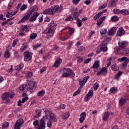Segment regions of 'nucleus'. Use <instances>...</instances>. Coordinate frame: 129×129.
Returning a JSON list of instances; mask_svg holds the SVG:
<instances>
[{"mask_svg":"<svg viewBox=\"0 0 129 129\" xmlns=\"http://www.w3.org/2000/svg\"><path fill=\"white\" fill-rule=\"evenodd\" d=\"M35 82L28 80L25 85H22L19 87L21 91H26L32 93L35 91Z\"/></svg>","mask_w":129,"mask_h":129,"instance_id":"nucleus-1","label":"nucleus"},{"mask_svg":"<svg viewBox=\"0 0 129 129\" xmlns=\"http://www.w3.org/2000/svg\"><path fill=\"white\" fill-rule=\"evenodd\" d=\"M37 12H38V6L37 5L31 7L28 11L27 14L31 17L29 19L30 22H35L37 17H39L40 14Z\"/></svg>","mask_w":129,"mask_h":129,"instance_id":"nucleus-2","label":"nucleus"},{"mask_svg":"<svg viewBox=\"0 0 129 129\" xmlns=\"http://www.w3.org/2000/svg\"><path fill=\"white\" fill-rule=\"evenodd\" d=\"M57 24H54V21H52L50 24L48 26V27L43 32V34H46V38L49 39L50 37H52L55 33V28L54 27H56Z\"/></svg>","mask_w":129,"mask_h":129,"instance_id":"nucleus-3","label":"nucleus"},{"mask_svg":"<svg viewBox=\"0 0 129 129\" xmlns=\"http://www.w3.org/2000/svg\"><path fill=\"white\" fill-rule=\"evenodd\" d=\"M62 11V6H54L43 11L44 15H54L55 13H60Z\"/></svg>","mask_w":129,"mask_h":129,"instance_id":"nucleus-4","label":"nucleus"},{"mask_svg":"<svg viewBox=\"0 0 129 129\" xmlns=\"http://www.w3.org/2000/svg\"><path fill=\"white\" fill-rule=\"evenodd\" d=\"M14 96H15V94L14 93L11 94L10 92H7L4 93L1 95V98L4 103H9V102H10L9 98H13Z\"/></svg>","mask_w":129,"mask_h":129,"instance_id":"nucleus-5","label":"nucleus"},{"mask_svg":"<svg viewBox=\"0 0 129 129\" xmlns=\"http://www.w3.org/2000/svg\"><path fill=\"white\" fill-rule=\"evenodd\" d=\"M117 53L122 55H127V54H129V49L125 47L122 49H117Z\"/></svg>","mask_w":129,"mask_h":129,"instance_id":"nucleus-6","label":"nucleus"},{"mask_svg":"<svg viewBox=\"0 0 129 129\" xmlns=\"http://www.w3.org/2000/svg\"><path fill=\"white\" fill-rule=\"evenodd\" d=\"M24 123V120L23 119H19L18 120L14 126V129H21V125Z\"/></svg>","mask_w":129,"mask_h":129,"instance_id":"nucleus-7","label":"nucleus"},{"mask_svg":"<svg viewBox=\"0 0 129 129\" xmlns=\"http://www.w3.org/2000/svg\"><path fill=\"white\" fill-rule=\"evenodd\" d=\"M93 96V90H90L88 94L85 96L84 100L86 102H87L90 98H91Z\"/></svg>","mask_w":129,"mask_h":129,"instance_id":"nucleus-8","label":"nucleus"},{"mask_svg":"<svg viewBox=\"0 0 129 129\" xmlns=\"http://www.w3.org/2000/svg\"><path fill=\"white\" fill-rule=\"evenodd\" d=\"M128 43L127 41H121L118 42L119 48L118 49H123L126 47Z\"/></svg>","mask_w":129,"mask_h":129,"instance_id":"nucleus-9","label":"nucleus"},{"mask_svg":"<svg viewBox=\"0 0 129 129\" xmlns=\"http://www.w3.org/2000/svg\"><path fill=\"white\" fill-rule=\"evenodd\" d=\"M24 61H29L30 60H32V56H31V54L28 51H25L24 53Z\"/></svg>","mask_w":129,"mask_h":129,"instance_id":"nucleus-10","label":"nucleus"},{"mask_svg":"<svg viewBox=\"0 0 129 129\" xmlns=\"http://www.w3.org/2000/svg\"><path fill=\"white\" fill-rule=\"evenodd\" d=\"M44 118H45V116H43L42 119L40 120V124L38 129H45V123H46V121Z\"/></svg>","mask_w":129,"mask_h":129,"instance_id":"nucleus-11","label":"nucleus"},{"mask_svg":"<svg viewBox=\"0 0 129 129\" xmlns=\"http://www.w3.org/2000/svg\"><path fill=\"white\" fill-rule=\"evenodd\" d=\"M101 74H103V75H106V74H107V68L104 67L97 73V76H99V75H101Z\"/></svg>","mask_w":129,"mask_h":129,"instance_id":"nucleus-12","label":"nucleus"},{"mask_svg":"<svg viewBox=\"0 0 129 129\" xmlns=\"http://www.w3.org/2000/svg\"><path fill=\"white\" fill-rule=\"evenodd\" d=\"M43 111L45 113V116H44V119H48V116H49L50 114L52 113L51 109H50V108H44L43 109Z\"/></svg>","mask_w":129,"mask_h":129,"instance_id":"nucleus-13","label":"nucleus"},{"mask_svg":"<svg viewBox=\"0 0 129 129\" xmlns=\"http://www.w3.org/2000/svg\"><path fill=\"white\" fill-rule=\"evenodd\" d=\"M30 16H31L30 15V14H28V13L27 12L24 15V17L19 21L18 24H21V23H25V22H26L27 20H28L29 18H30Z\"/></svg>","mask_w":129,"mask_h":129,"instance_id":"nucleus-14","label":"nucleus"},{"mask_svg":"<svg viewBox=\"0 0 129 129\" xmlns=\"http://www.w3.org/2000/svg\"><path fill=\"white\" fill-rule=\"evenodd\" d=\"M106 12H107V10L106 9L104 10L102 12H99L98 14H97L93 18V20L94 21H96V20H97V19L100 18V17H101V16H102V14L104 13H106Z\"/></svg>","mask_w":129,"mask_h":129,"instance_id":"nucleus-15","label":"nucleus"},{"mask_svg":"<svg viewBox=\"0 0 129 129\" xmlns=\"http://www.w3.org/2000/svg\"><path fill=\"white\" fill-rule=\"evenodd\" d=\"M85 117H86V113L85 112H82L80 114V118L79 119L81 123H83V121H84Z\"/></svg>","mask_w":129,"mask_h":129,"instance_id":"nucleus-16","label":"nucleus"},{"mask_svg":"<svg viewBox=\"0 0 129 129\" xmlns=\"http://www.w3.org/2000/svg\"><path fill=\"white\" fill-rule=\"evenodd\" d=\"M116 27H112L108 32V36H113L116 33Z\"/></svg>","mask_w":129,"mask_h":129,"instance_id":"nucleus-17","label":"nucleus"},{"mask_svg":"<svg viewBox=\"0 0 129 129\" xmlns=\"http://www.w3.org/2000/svg\"><path fill=\"white\" fill-rule=\"evenodd\" d=\"M124 33L125 32L123 31V28L122 27H120L117 31L116 35L119 37H121V36H123V35H124Z\"/></svg>","mask_w":129,"mask_h":129,"instance_id":"nucleus-18","label":"nucleus"},{"mask_svg":"<svg viewBox=\"0 0 129 129\" xmlns=\"http://www.w3.org/2000/svg\"><path fill=\"white\" fill-rule=\"evenodd\" d=\"M61 63H62V59H61L60 58H59L55 61V63L53 64V67H55V68H57V67H59V66H60V64H61Z\"/></svg>","mask_w":129,"mask_h":129,"instance_id":"nucleus-19","label":"nucleus"},{"mask_svg":"<svg viewBox=\"0 0 129 129\" xmlns=\"http://www.w3.org/2000/svg\"><path fill=\"white\" fill-rule=\"evenodd\" d=\"M36 112L37 113L33 118V119H36V118H39L41 116L42 113V110L41 109H38L36 110Z\"/></svg>","mask_w":129,"mask_h":129,"instance_id":"nucleus-20","label":"nucleus"},{"mask_svg":"<svg viewBox=\"0 0 129 129\" xmlns=\"http://www.w3.org/2000/svg\"><path fill=\"white\" fill-rule=\"evenodd\" d=\"M109 117V112L106 111L104 112V116L103 117V120L104 121H106L108 118Z\"/></svg>","mask_w":129,"mask_h":129,"instance_id":"nucleus-21","label":"nucleus"},{"mask_svg":"<svg viewBox=\"0 0 129 129\" xmlns=\"http://www.w3.org/2000/svg\"><path fill=\"white\" fill-rule=\"evenodd\" d=\"M109 42H110V38H105L104 41H102L101 45L102 46H106Z\"/></svg>","mask_w":129,"mask_h":129,"instance_id":"nucleus-22","label":"nucleus"},{"mask_svg":"<svg viewBox=\"0 0 129 129\" xmlns=\"http://www.w3.org/2000/svg\"><path fill=\"white\" fill-rule=\"evenodd\" d=\"M49 116L50 117V119L49 120H53L54 122L57 121V116H56L55 114L52 113Z\"/></svg>","mask_w":129,"mask_h":129,"instance_id":"nucleus-23","label":"nucleus"},{"mask_svg":"<svg viewBox=\"0 0 129 129\" xmlns=\"http://www.w3.org/2000/svg\"><path fill=\"white\" fill-rule=\"evenodd\" d=\"M91 68L92 69H97V68H99V61H95Z\"/></svg>","mask_w":129,"mask_h":129,"instance_id":"nucleus-24","label":"nucleus"},{"mask_svg":"<svg viewBox=\"0 0 129 129\" xmlns=\"http://www.w3.org/2000/svg\"><path fill=\"white\" fill-rule=\"evenodd\" d=\"M75 20L78 27H81L82 26V21H81V20L78 17H76Z\"/></svg>","mask_w":129,"mask_h":129,"instance_id":"nucleus-25","label":"nucleus"},{"mask_svg":"<svg viewBox=\"0 0 129 129\" xmlns=\"http://www.w3.org/2000/svg\"><path fill=\"white\" fill-rule=\"evenodd\" d=\"M111 69L113 71H118L119 68H118V66L116 63H114L112 66Z\"/></svg>","mask_w":129,"mask_h":129,"instance_id":"nucleus-26","label":"nucleus"},{"mask_svg":"<svg viewBox=\"0 0 129 129\" xmlns=\"http://www.w3.org/2000/svg\"><path fill=\"white\" fill-rule=\"evenodd\" d=\"M119 104L120 105V106L124 105V104H125V99L123 98H120L119 100Z\"/></svg>","mask_w":129,"mask_h":129,"instance_id":"nucleus-27","label":"nucleus"},{"mask_svg":"<svg viewBox=\"0 0 129 129\" xmlns=\"http://www.w3.org/2000/svg\"><path fill=\"white\" fill-rule=\"evenodd\" d=\"M68 28L70 36H72V35H73V34L74 33V32H75V29H74V28H71L70 27H68Z\"/></svg>","mask_w":129,"mask_h":129,"instance_id":"nucleus-28","label":"nucleus"},{"mask_svg":"<svg viewBox=\"0 0 129 129\" xmlns=\"http://www.w3.org/2000/svg\"><path fill=\"white\" fill-rule=\"evenodd\" d=\"M121 14L124 16H127V15H129V11H127V10L125 9H123L121 10Z\"/></svg>","mask_w":129,"mask_h":129,"instance_id":"nucleus-29","label":"nucleus"},{"mask_svg":"<svg viewBox=\"0 0 129 129\" xmlns=\"http://www.w3.org/2000/svg\"><path fill=\"white\" fill-rule=\"evenodd\" d=\"M121 10L119 9H114L113 10V12L115 15H119V14H121Z\"/></svg>","mask_w":129,"mask_h":129,"instance_id":"nucleus-30","label":"nucleus"},{"mask_svg":"<svg viewBox=\"0 0 129 129\" xmlns=\"http://www.w3.org/2000/svg\"><path fill=\"white\" fill-rule=\"evenodd\" d=\"M77 8H75V13L74 14V19H76V18H78L79 16V13L77 12Z\"/></svg>","mask_w":129,"mask_h":129,"instance_id":"nucleus-31","label":"nucleus"},{"mask_svg":"<svg viewBox=\"0 0 129 129\" xmlns=\"http://www.w3.org/2000/svg\"><path fill=\"white\" fill-rule=\"evenodd\" d=\"M37 37V34L36 33H32L31 34L30 36V40H35L36 38Z\"/></svg>","mask_w":129,"mask_h":129,"instance_id":"nucleus-32","label":"nucleus"},{"mask_svg":"<svg viewBox=\"0 0 129 129\" xmlns=\"http://www.w3.org/2000/svg\"><path fill=\"white\" fill-rule=\"evenodd\" d=\"M4 57L5 58H9L11 56V54H10V52L8 51H6L4 54Z\"/></svg>","mask_w":129,"mask_h":129,"instance_id":"nucleus-33","label":"nucleus"},{"mask_svg":"<svg viewBox=\"0 0 129 129\" xmlns=\"http://www.w3.org/2000/svg\"><path fill=\"white\" fill-rule=\"evenodd\" d=\"M79 52H81L82 54H84L85 52V48L84 46H81L79 49Z\"/></svg>","mask_w":129,"mask_h":129,"instance_id":"nucleus-34","label":"nucleus"},{"mask_svg":"<svg viewBox=\"0 0 129 129\" xmlns=\"http://www.w3.org/2000/svg\"><path fill=\"white\" fill-rule=\"evenodd\" d=\"M45 95V91L42 90L39 91L37 94V96H44Z\"/></svg>","mask_w":129,"mask_h":129,"instance_id":"nucleus-35","label":"nucleus"},{"mask_svg":"<svg viewBox=\"0 0 129 129\" xmlns=\"http://www.w3.org/2000/svg\"><path fill=\"white\" fill-rule=\"evenodd\" d=\"M110 91L111 93H115V92H116L117 91V89H116V88L113 87H112L110 89Z\"/></svg>","mask_w":129,"mask_h":129,"instance_id":"nucleus-36","label":"nucleus"},{"mask_svg":"<svg viewBox=\"0 0 129 129\" xmlns=\"http://www.w3.org/2000/svg\"><path fill=\"white\" fill-rule=\"evenodd\" d=\"M107 31V29L106 28H103L102 29V30L100 31V34L101 35H105Z\"/></svg>","mask_w":129,"mask_h":129,"instance_id":"nucleus-37","label":"nucleus"},{"mask_svg":"<svg viewBox=\"0 0 129 129\" xmlns=\"http://www.w3.org/2000/svg\"><path fill=\"white\" fill-rule=\"evenodd\" d=\"M23 67H24V64L21 63L17 66L16 70H21V69H22L23 68Z\"/></svg>","mask_w":129,"mask_h":129,"instance_id":"nucleus-38","label":"nucleus"},{"mask_svg":"<svg viewBox=\"0 0 129 129\" xmlns=\"http://www.w3.org/2000/svg\"><path fill=\"white\" fill-rule=\"evenodd\" d=\"M70 115V114H69V112L63 114L62 115V118L63 119H66V118H68V117H69Z\"/></svg>","mask_w":129,"mask_h":129,"instance_id":"nucleus-39","label":"nucleus"},{"mask_svg":"<svg viewBox=\"0 0 129 129\" xmlns=\"http://www.w3.org/2000/svg\"><path fill=\"white\" fill-rule=\"evenodd\" d=\"M79 83H80V85H81L80 88H81H81H82V87H83V86H84L86 83L84 81H83L82 80L79 81Z\"/></svg>","mask_w":129,"mask_h":129,"instance_id":"nucleus-40","label":"nucleus"},{"mask_svg":"<svg viewBox=\"0 0 129 129\" xmlns=\"http://www.w3.org/2000/svg\"><path fill=\"white\" fill-rule=\"evenodd\" d=\"M9 125H10V123L8 122H4L3 123L2 126L3 127H9Z\"/></svg>","mask_w":129,"mask_h":129,"instance_id":"nucleus-41","label":"nucleus"},{"mask_svg":"<svg viewBox=\"0 0 129 129\" xmlns=\"http://www.w3.org/2000/svg\"><path fill=\"white\" fill-rule=\"evenodd\" d=\"M28 27L27 26H23L20 29V32H24L27 31Z\"/></svg>","mask_w":129,"mask_h":129,"instance_id":"nucleus-42","label":"nucleus"},{"mask_svg":"<svg viewBox=\"0 0 129 129\" xmlns=\"http://www.w3.org/2000/svg\"><path fill=\"white\" fill-rule=\"evenodd\" d=\"M116 0H112L109 3V5L110 7H112V6H114L115 4Z\"/></svg>","mask_w":129,"mask_h":129,"instance_id":"nucleus-43","label":"nucleus"},{"mask_svg":"<svg viewBox=\"0 0 129 129\" xmlns=\"http://www.w3.org/2000/svg\"><path fill=\"white\" fill-rule=\"evenodd\" d=\"M111 21L112 22H116V21H118V18H117V16H114L111 18Z\"/></svg>","mask_w":129,"mask_h":129,"instance_id":"nucleus-44","label":"nucleus"},{"mask_svg":"<svg viewBox=\"0 0 129 129\" xmlns=\"http://www.w3.org/2000/svg\"><path fill=\"white\" fill-rule=\"evenodd\" d=\"M80 90H81V88H79L78 90L73 94V96H76V95L79 94L80 92Z\"/></svg>","mask_w":129,"mask_h":129,"instance_id":"nucleus-45","label":"nucleus"},{"mask_svg":"<svg viewBox=\"0 0 129 129\" xmlns=\"http://www.w3.org/2000/svg\"><path fill=\"white\" fill-rule=\"evenodd\" d=\"M100 48L102 52H106L107 51V46H102Z\"/></svg>","mask_w":129,"mask_h":129,"instance_id":"nucleus-46","label":"nucleus"},{"mask_svg":"<svg viewBox=\"0 0 129 129\" xmlns=\"http://www.w3.org/2000/svg\"><path fill=\"white\" fill-rule=\"evenodd\" d=\"M24 92L22 93V97H23V98H28L29 99V98L28 97V95H27V94H26V93L27 92V91H23Z\"/></svg>","mask_w":129,"mask_h":129,"instance_id":"nucleus-47","label":"nucleus"},{"mask_svg":"<svg viewBox=\"0 0 129 129\" xmlns=\"http://www.w3.org/2000/svg\"><path fill=\"white\" fill-rule=\"evenodd\" d=\"M41 46H42V43H39L38 44H36L35 45H34L33 46V49L34 50H36V49H38V48H39V47H41Z\"/></svg>","mask_w":129,"mask_h":129,"instance_id":"nucleus-48","label":"nucleus"},{"mask_svg":"<svg viewBox=\"0 0 129 129\" xmlns=\"http://www.w3.org/2000/svg\"><path fill=\"white\" fill-rule=\"evenodd\" d=\"M41 46H42V43H39L38 44H36L35 45H34L33 46V49L34 50H36V49H38V48H39V47H41Z\"/></svg>","mask_w":129,"mask_h":129,"instance_id":"nucleus-49","label":"nucleus"},{"mask_svg":"<svg viewBox=\"0 0 129 129\" xmlns=\"http://www.w3.org/2000/svg\"><path fill=\"white\" fill-rule=\"evenodd\" d=\"M99 87V84H98V83H96L94 85V90H97V89H98V87Z\"/></svg>","mask_w":129,"mask_h":129,"instance_id":"nucleus-50","label":"nucleus"},{"mask_svg":"<svg viewBox=\"0 0 129 129\" xmlns=\"http://www.w3.org/2000/svg\"><path fill=\"white\" fill-rule=\"evenodd\" d=\"M102 19H100L99 20L97 21L96 25H97V26H100L101 25V24H102Z\"/></svg>","mask_w":129,"mask_h":129,"instance_id":"nucleus-51","label":"nucleus"},{"mask_svg":"<svg viewBox=\"0 0 129 129\" xmlns=\"http://www.w3.org/2000/svg\"><path fill=\"white\" fill-rule=\"evenodd\" d=\"M33 76V73L29 72L26 74V77L27 78H31Z\"/></svg>","mask_w":129,"mask_h":129,"instance_id":"nucleus-52","label":"nucleus"},{"mask_svg":"<svg viewBox=\"0 0 129 129\" xmlns=\"http://www.w3.org/2000/svg\"><path fill=\"white\" fill-rule=\"evenodd\" d=\"M71 20H73V18H72L71 16H69L66 18L65 21L66 22H68L69 21H71Z\"/></svg>","mask_w":129,"mask_h":129,"instance_id":"nucleus-53","label":"nucleus"},{"mask_svg":"<svg viewBox=\"0 0 129 129\" xmlns=\"http://www.w3.org/2000/svg\"><path fill=\"white\" fill-rule=\"evenodd\" d=\"M26 9H27V5L24 4L23 5H22L21 8H20V10L21 12H23V11H25Z\"/></svg>","mask_w":129,"mask_h":129,"instance_id":"nucleus-54","label":"nucleus"},{"mask_svg":"<svg viewBox=\"0 0 129 129\" xmlns=\"http://www.w3.org/2000/svg\"><path fill=\"white\" fill-rule=\"evenodd\" d=\"M111 60H112V58L111 57L109 58V61L107 63V68H108L110 65H111Z\"/></svg>","mask_w":129,"mask_h":129,"instance_id":"nucleus-55","label":"nucleus"},{"mask_svg":"<svg viewBox=\"0 0 129 129\" xmlns=\"http://www.w3.org/2000/svg\"><path fill=\"white\" fill-rule=\"evenodd\" d=\"M18 42H19V40L18 39H15L14 40L13 43L12 44L13 47H15V46H16V44L18 43Z\"/></svg>","mask_w":129,"mask_h":129,"instance_id":"nucleus-56","label":"nucleus"},{"mask_svg":"<svg viewBox=\"0 0 129 129\" xmlns=\"http://www.w3.org/2000/svg\"><path fill=\"white\" fill-rule=\"evenodd\" d=\"M70 78H73L75 76V74L74 72L73 71L72 72L69 73V76Z\"/></svg>","mask_w":129,"mask_h":129,"instance_id":"nucleus-57","label":"nucleus"},{"mask_svg":"<svg viewBox=\"0 0 129 129\" xmlns=\"http://www.w3.org/2000/svg\"><path fill=\"white\" fill-rule=\"evenodd\" d=\"M27 49V45H25V44H23L22 46L20 48V50L21 51H25Z\"/></svg>","mask_w":129,"mask_h":129,"instance_id":"nucleus-58","label":"nucleus"},{"mask_svg":"<svg viewBox=\"0 0 129 129\" xmlns=\"http://www.w3.org/2000/svg\"><path fill=\"white\" fill-rule=\"evenodd\" d=\"M7 14L6 18H12V17H13V12H11V13H10V12H8Z\"/></svg>","mask_w":129,"mask_h":129,"instance_id":"nucleus-59","label":"nucleus"},{"mask_svg":"<svg viewBox=\"0 0 129 129\" xmlns=\"http://www.w3.org/2000/svg\"><path fill=\"white\" fill-rule=\"evenodd\" d=\"M52 123H53L52 120H49V121L47 122V126L48 127H51V126H52Z\"/></svg>","mask_w":129,"mask_h":129,"instance_id":"nucleus-60","label":"nucleus"},{"mask_svg":"<svg viewBox=\"0 0 129 129\" xmlns=\"http://www.w3.org/2000/svg\"><path fill=\"white\" fill-rule=\"evenodd\" d=\"M78 62H79V63H82V62H83V58L79 56L78 57Z\"/></svg>","mask_w":129,"mask_h":129,"instance_id":"nucleus-61","label":"nucleus"},{"mask_svg":"<svg viewBox=\"0 0 129 129\" xmlns=\"http://www.w3.org/2000/svg\"><path fill=\"white\" fill-rule=\"evenodd\" d=\"M90 61H91V58H89L86 59V60L84 61V63L85 64H88V62H90Z\"/></svg>","mask_w":129,"mask_h":129,"instance_id":"nucleus-62","label":"nucleus"},{"mask_svg":"<svg viewBox=\"0 0 129 129\" xmlns=\"http://www.w3.org/2000/svg\"><path fill=\"white\" fill-rule=\"evenodd\" d=\"M62 77H69V73H63L62 75Z\"/></svg>","mask_w":129,"mask_h":129,"instance_id":"nucleus-63","label":"nucleus"},{"mask_svg":"<svg viewBox=\"0 0 129 129\" xmlns=\"http://www.w3.org/2000/svg\"><path fill=\"white\" fill-rule=\"evenodd\" d=\"M89 79V76H88L85 78H83V80L85 82V83H86L87 82V80Z\"/></svg>","mask_w":129,"mask_h":129,"instance_id":"nucleus-64","label":"nucleus"}]
</instances>
